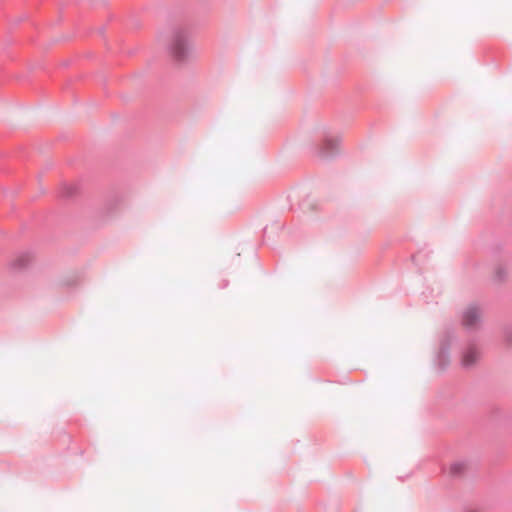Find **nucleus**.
<instances>
[{
    "label": "nucleus",
    "mask_w": 512,
    "mask_h": 512,
    "mask_svg": "<svg viewBox=\"0 0 512 512\" xmlns=\"http://www.w3.org/2000/svg\"><path fill=\"white\" fill-rule=\"evenodd\" d=\"M339 137L331 136L326 129L323 131L321 143L312 145L314 153L323 160H331L340 154Z\"/></svg>",
    "instance_id": "7ed1b4c3"
},
{
    "label": "nucleus",
    "mask_w": 512,
    "mask_h": 512,
    "mask_svg": "<svg viewBox=\"0 0 512 512\" xmlns=\"http://www.w3.org/2000/svg\"><path fill=\"white\" fill-rule=\"evenodd\" d=\"M122 202L123 196L119 191L114 190L109 192L104 198L103 207L101 209L103 218L109 219L114 217L120 210Z\"/></svg>",
    "instance_id": "39448f33"
},
{
    "label": "nucleus",
    "mask_w": 512,
    "mask_h": 512,
    "mask_svg": "<svg viewBox=\"0 0 512 512\" xmlns=\"http://www.w3.org/2000/svg\"><path fill=\"white\" fill-rule=\"evenodd\" d=\"M420 256V253H417V254H414L411 256V259L412 261L414 262L415 265H418V257Z\"/></svg>",
    "instance_id": "ddd939ff"
},
{
    "label": "nucleus",
    "mask_w": 512,
    "mask_h": 512,
    "mask_svg": "<svg viewBox=\"0 0 512 512\" xmlns=\"http://www.w3.org/2000/svg\"><path fill=\"white\" fill-rule=\"evenodd\" d=\"M505 339L509 344H512V330L511 329H505L504 332Z\"/></svg>",
    "instance_id": "f8f14e48"
},
{
    "label": "nucleus",
    "mask_w": 512,
    "mask_h": 512,
    "mask_svg": "<svg viewBox=\"0 0 512 512\" xmlns=\"http://www.w3.org/2000/svg\"><path fill=\"white\" fill-rule=\"evenodd\" d=\"M167 48L176 61L182 62L188 58L192 47L187 27L174 26L171 29Z\"/></svg>",
    "instance_id": "f257e3e1"
},
{
    "label": "nucleus",
    "mask_w": 512,
    "mask_h": 512,
    "mask_svg": "<svg viewBox=\"0 0 512 512\" xmlns=\"http://www.w3.org/2000/svg\"><path fill=\"white\" fill-rule=\"evenodd\" d=\"M299 207L303 211H307V210L313 211L316 209L317 204H316L315 200L312 199L311 196L306 193L305 197L299 202Z\"/></svg>",
    "instance_id": "1a4fd4ad"
},
{
    "label": "nucleus",
    "mask_w": 512,
    "mask_h": 512,
    "mask_svg": "<svg viewBox=\"0 0 512 512\" xmlns=\"http://www.w3.org/2000/svg\"><path fill=\"white\" fill-rule=\"evenodd\" d=\"M456 339L454 328L452 326H447L440 339L439 349L434 358L435 365L439 372L446 371L450 366V349Z\"/></svg>",
    "instance_id": "f03ea898"
},
{
    "label": "nucleus",
    "mask_w": 512,
    "mask_h": 512,
    "mask_svg": "<svg viewBox=\"0 0 512 512\" xmlns=\"http://www.w3.org/2000/svg\"><path fill=\"white\" fill-rule=\"evenodd\" d=\"M506 278H507V271H506V269H505L503 266L498 265V266L495 268V271H494L493 281H494L495 283H501V282H503Z\"/></svg>",
    "instance_id": "9b49d317"
},
{
    "label": "nucleus",
    "mask_w": 512,
    "mask_h": 512,
    "mask_svg": "<svg viewBox=\"0 0 512 512\" xmlns=\"http://www.w3.org/2000/svg\"><path fill=\"white\" fill-rule=\"evenodd\" d=\"M31 260H32V255L30 252H28V251L22 252V253H19L15 257V259H13L10 262L9 267L14 272H21L29 266V264L31 263Z\"/></svg>",
    "instance_id": "423d86ee"
},
{
    "label": "nucleus",
    "mask_w": 512,
    "mask_h": 512,
    "mask_svg": "<svg viewBox=\"0 0 512 512\" xmlns=\"http://www.w3.org/2000/svg\"><path fill=\"white\" fill-rule=\"evenodd\" d=\"M479 358V353L474 343H470L462 352L461 365L464 368L473 366Z\"/></svg>",
    "instance_id": "0eeeda50"
},
{
    "label": "nucleus",
    "mask_w": 512,
    "mask_h": 512,
    "mask_svg": "<svg viewBox=\"0 0 512 512\" xmlns=\"http://www.w3.org/2000/svg\"><path fill=\"white\" fill-rule=\"evenodd\" d=\"M228 285H229V281H228V280H223V282H222V284H221L220 288H221V289H224V288H226Z\"/></svg>",
    "instance_id": "4468645a"
},
{
    "label": "nucleus",
    "mask_w": 512,
    "mask_h": 512,
    "mask_svg": "<svg viewBox=\"0 0 512 512\" xmlns=\"http://www.w3.org/2000/svg\"><path fill=\"white\" fill-rule=\"evenodd\" d=\"M78 193V187L72 184H63L60 188V196L64 199L73 198Z\"/></svg>",
    "instance_id": "6e6552de"
},
{
    "label": "nucleus",
    "mask_w": 512,
    "mask_h": 512,
    "mask_svg": "<svg viewBox=\"0 0 512 512\" xmlns=\"http://www.w3.org/2000/svg\"><path fill=\"white\" fill-rule=\"evenodd\" d=\"M466 469L465 461H457L451 464L450 474L454 477L461 476Z\"/></svg>",
    "instance_id": "9d476101"
},
{
    "label": "nucleus",
    "mask_w": 512,
    "mask_h": 512,
    "mask_svg": "<svg viewBox=\"0 0 512 512\" xmlns=\"http://www.w3.org/2000/svg\"><path fill=\"white\" fill-rule=\"evenodd\" d=\"M461 323L468 333L480 330L483 320L481 309L476 303L469 304V306L462 312Z\"/></svg>",
    "instance_id": "20e7f679"
}]
</instances>
